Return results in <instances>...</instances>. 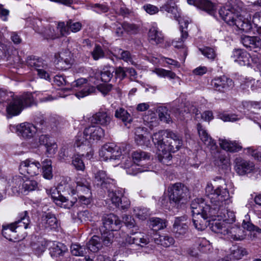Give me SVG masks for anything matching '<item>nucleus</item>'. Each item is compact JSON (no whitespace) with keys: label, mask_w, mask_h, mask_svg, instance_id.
I'll return each mask as SVG.
<instances>
[{"label":"nucleus","mask_w":261,"mask_h":261,"mask_svg":"<svg viewBox=\"0 0 261 261\" xmlns=\"http://www.w3.org/2000/svg\"><path fill=\"white\" fill-rule=\"evenodd\" d=\"M219 191H221L220 194L218 193L219 198H217L220 210L216 214H212L211 217H217L223 220L213 222L211 228L216 233L225 235L228 233L231 224L235 221L236 216L233 211L227 210L232 200L227 188L219 186Z\"/></svg>","instance_id":"1"},{"label":"nucleus","mask_w":261,"mask_h":261,"mask_svg":"<svg viewBox=\"0 0 261 261\" xmlns=\"http://www.w3.org/2000/svg\"><path fill=\"white\" fill-rule=\"evenodd\" d=\"M219 190V186L214 190L211 183L207 184L205 193L210 203H205L202 198H197L193 200L191 204L193 217L200 216L201 218L207 219L211 217L212 214L218 213L220 206L218 204V193L220 194L221 192Z\"/></svg>","instance_id":"2"},{"label":"nucleus","mask_w":261,"mask_h":261,"mask_svg":"<svg viewBox=\"0 0 261 261\" xmlns=\"http://www.w3.org/2000/svg\"><path fill=\"white\" fill-rule=\"evenodd\" d=\"M103 136L104 130L101 127L97 125H91L85 128L83 133L77 134L74 145L82 155L86 152V156L90 160L94 155L92 144L100 140Z\"/></svg>","instance_id":"3"},{"label":"nucleus","mask_w":261,"mask_h":261,"mask_svg":"<svg viewBox=\"0 0 261 261\" xmlns=\"http://www.w3.org/2000/svg\"><path fill=\"white\" fill-rule=\"evenodd\" d=\"M243 4L238 2L232 6L225 5L219 10L222 19L228 25L235 26L237 29L245 32H248L252 28L251 23L248 19L243 18L241 12L243 10Z\"/></svg>","instance_id":"4"},{"label":"nucleus","mask_w":261,"mask_h":261,"mask_svg":"<svg viewBox=\"0 0 261 261\" xmlns=\"http://www.w3.org/2000/svg\"><path fill=\"white\" fill-rule=\"evenodd\" d=\"M90 188V183L85 176L77 174L72 184L67 182L66 180H62L59 184L57 189L58 192L66 193L72 195L81 194L89 195Z\"/></svg>","instance_id":"5"},{"label":"nucleus","mask_w":261,"mask_h":261,"mask_svg":"<svg viewBox=\"0 0 261 261\" xmlns=\"http://www.w3.org/2000/svg\"><path fill=\"white\" fill-rule=\"evenodd\" d=\"M160 11L162 12H167L170 13L172 16L176 20L180 25V30L181 33L180 38L178 40H174L172 41V45L176 48L184 47V41L188 37V32L185 30L187 29L189 21L188 19H185L181 17V13L180 10L177 6H172L169 4L168 2L160 7Z\"/></svg>","instance_id":"6"},{"label":"nucleus","mask_w":261,"mask_h":261,"mask_svg":"<svg viewBox=\"0 0 261 261\" xmlns=\"http://www.w3.org/2000/svg\"><path fill=\"white\" fill-rule=\"evenodd\" d=\"M6 102L7 103V113L11 117L20 114L25 107L31 106L34 102V99L32 94L27 92L20 96L13 94Z\"/></svg>","instance_id":"7"},{"label":"nucleus","mask_w":261,"mask_h":261,"mask_svg":"<svg viewBox=\"0 0 261 261\" xmlns=\"http://www.w3.org/2000/svg\"><path fill=\"white\" fill-rule=\"evenodd\" d=\"M169 130H161L154 133L152 137V141L157 148L158 158L159 161L164 165H169L172 159V155L168 152H166V142L167 136V132Z\"/></svg>","instance_id":"8"},{"label":"nucleus","mask_w":261,"mask_h":261,"mask_svg":"<svg viewBox=\"0 0 261 261\" xmlns=\"http://www.w3.org/2000/svg\"><path fill=\"white\" fill-rule=\"evenodd\" d=\"M168 192L170 203L177 208L185 204L188 200V188L181 183L170 185Z\"/></svg>","instance_id":"9"},{"label":"nucleus","mask_w":261,"mask_h":261,"mask_svg":"<svg viewBox=\"0 0 261 261\" xmlns=\"http://www.w3.org/2000/svg\"><path fill=\"white\" fill-rule=\"evenodd\" d=\"M30 219L27 211L20 213L17 220L9 225L3 226L2 234L7 240L12 241L15 239V233L17 229L23 227L27 229L29 227Z\"/></svg>","instance_id":"10"},{"label":"nucleus","mask_w":261,"mask_h":261,"mask_svg":"<svg viewBox=\"0 0 261 261\" xmlns=\"http://www.w3.org/2000/svg\"><path fill=\"white\" fill-rule=\"evenodd\" d=\"M70 88L64 89L66 91H69L71 89L76 91L75 95L78 98H83L92 93L95 92L96 88L90 85L87 80L84 78L79 79L74 82H72Z\"/></svg>","instance_id":"11"},{"label":"nucleus","mask_w":261,"mask_h":261,"mask_svg":"<svg viewBox=\"0 0 261 261\" xmlns=\"http://www.w3.org/2000/svg\"><path fill=\"white\" fill-rule=\"evenodd\" d=\"M99 156L104 161L119 160L122 156V149L113 143L104 145L99 150Z\"/></svg>","instance_id":"12"},{"label":"nucleus","mask_w":261,"mask_h":261,"mask_svg":"<svg viewBox=\"0 0 261 261\" xmlns=\"http://www.w3.org/2000/svg\"><path fill=\"white\" fill-rule=\"evenodd\" d=\"M41 168V164L39 161L33 158H29L20 163L19 170L22 174L34 176L40 173Z\"/></svg>","instance_id":"13"},{"label":"nucleus","mask_w":261,"mask_h":261,"mask_svg":"<svg viewBox=\"0 0 261 261\" xmlns=\"http://www.w3.org/2000/svg\"><path fill=\"white\" fill-rule=\"evenodd\" d=\"M27 63L28 66L35 69L39 77L50 81V78L48 70V66L42 60L35 57H29L27 60Z\"/></svg>","instance_id":"14"},{"label":"nucleus","mask_w":261,"mask_h":261,"mask_svg":"<svg viewBox=\"0 0 261 261\" xmlns=\"http://www.w3.org/2000/svg\"><path fill=\"white\" fill-rule=\"evenodd\" d=\"M211 85L214 90L225 93L233 88L234 83L231 79L223 75L213 79L211 81Z\"/></svg>","instance_id":"15"},{"label":"nucleus","mask_w":261,"mask_h":261,"mask_svg":"<svg viewBox=\"0 0 261 261\" xmlns=\"http://www.w3.org/2000/svg\"><path fill=\"white\" fill-rule=\"evenodd\" d=\"M151 235L141 232L132 231L130 235L126 238V242L129 244H135L142 247L147 245L150 241Z\"/></svg>","instance_id":"16"},{"label":"nucleus","mask_w":261,"mask_h":261,"mask_svg":"<svg viewBox=\"0 0 261 261\" xmlns=\"http://www.w3.org/2000/svg\"><path fill=\"white\" fill-rule=\"evenodd\" d=\"M189 221L186 216L175 218L173 224L172 232L177 238L182 237L188 231Z\"/></svg>","instance_id":"17"},{"label":"nucleus","mask_w":261,"mask_h":261,"mask_svg":"<svg viewBox=\"0 0 261 261\" xmlns=\"http://www.w3.org/2000/svg\"><path fill=\"white\" fill-rule=\"evenodd\" d=\"M234 163V170L240 175L252 173L255 169V165L253 162L240 157L237 158Z\"/></svg>","instance_id":"18"},{"label":"nucleus","mask_w":261,"mask_h":261,"mask_svg":"<svg viewBox=\"0 0 261 261\" xmlns=\"http://www.w3.org/2000/svg\"><path fill=\"white\" fill-rule=\"evenodd\" d=\"M166 142L167 144L166 145V152L170 154L178 150L182 145L181 137L170 130L167 132Z\"/></svg>","instance_id":"19"},{"label":"nucleus","mask_w":261,"mask_h":261,"mask_svg":"<svg viewBox=\"0 0 261 261\" xmlns=\"http://www.w3.org/2000/svg\"><path fill=\"white\" fill-rule=\"evenodd\" d=\"M102 224L103 226L100 230L113 232L117 231L120 228L121 221L117 216L110 214L103 217Z\"/></svg>","instance_id":"20"},{"label":"nucleus","mask_w":261,"mask_h":261,"mask_svg":"<svg viewBox=\"0 0 261 261\" xmlns=\"http://www.w3.org/2000/svg\"><path fill=\"white\" fill-rule=\"evenodd\" d=\"M123 195V192L122 189H117L114 191H108V196L109 199L111 201L112 203L116 207H120L122 209H125L129 206L130 202L127 200L125 201V198H123V203L122 200Z\"/></svg>","instance_id":"21"},{"label":"nucleus","mask_w":261,"mask_h":261,"mask_svg":"<svg viewBox=\"0 0 261 261\" xmlns=\"http://www.w3.org/2000/svg\"><path fill=\"white\" fill-rule=\"evenodd\" d=\"M93 182L95 185L101 188H108V186L112 184L114 179L109 177L106 172L102 170H93Z\"/></svg>","instance_id":"22"},{"label":"nucleus","mask_w":261,"mask_h":261,"mask_svg":"<svg viewBox=\"0 0 261 261\" xmlns=\"http://www.w3.org/2000/svg\"><path fill=\"white\" fill-rule=\"evenodd\" d=\"M231 58L241 66H249L251 64V61L254 63L257 62L251 57L249 53L241 49H234L232 51Z\"/></svg>","instance_id":"23"},{"label":"nucleus","mask_w":261,"mask_h":261,"mask_svg":"<svg viewBox=\"0 0 261 261\" xmlns=\"http://www.w3.org/2000/svg\"><path fill=\"white\" fill-rule=\"evenodd\" d=\"M197 128L200 140L206 146L207 148L212 151V153H214L215 151H217L218 148L216 142L201 124H197Z\"/></svg>","instance_id":"24"},{"label":"nucleus","mask_w":261,"mask_h":261,"mask_svg":"<svg viewBox=\"0 0 261 261\" xmlns=\"http://www.w3.org/2000/svg\"><path fill=\"white\" fill-rule=\"evenodd\" d=\"M15 128L18 135L25 138H32L37 132V129L33 124L27 122L17 125Z\"/></svg>","instance_id":"25"},{"label":"nucleus","mask_w":261,"mask_h":261,"mask_svg":"<svg viewBox=\"0 0 261 261\" xmlns=\"http://www.w3.org/2000/svg\"><path fill=\"white\" fill-rule=\"evenodd\" d=\"M150 138L147 128L139 127L136 129L135 139L138 145L149 147L151 145Z\"/></svg>","instance_id":"26"},{"label":"nucleus","mask_w":261,"mask_h":261,"mask_svg":"<svg viewBox=\"0 0 261 261\" xmlns=\"http://www.w3.org/2000/svg\"><path fill=\"white\" fill-rule=\"evenodd\" d=\"M91 121L92 123L106 126L110 123L111 116L106 110L101 109L92 116Z\"/></svg>","instance_id":"27"},{"label":"nucleus","mask_w":261,"mask_h":261,"mask_svg":"<svg viewBox=\"0 0 261 261\" xmlns=\"http://www.w3.org/2000/svg\"><path fill=\"white\" fill-rule=\"evenodd\" d=\"M40 227L52 229L58 227V221L55 215L51 213H44L39 224Z\"/></svg>","instance_id":"28"},{"label":"nucleus","mask_w":261,"mask_h":261,"mask_svg":"<svg viewBox=\"0 0 261 261\" xmlns=\"http://www.w3.org/2000/svg\"><path fill=\"white\" fill-rule=\"evenodd\" d=\"M148 40L152 44L162 43L164 40V36L156 25H153L149 29L148 33Z\"/></svg>","instance_id":"29"},{"label":"nucleus","mask_w":261,"mask_h":261,"mask_svg":"<svg viewBox=\"0 0 261 261\" xmlns=\"http://www.w3.org/2000/svg\"><path fill=\"white\" fill-rule=\"evenodd\" d=\"M69 53L63 51L56 54L55 56V62L57 65V68L62 70L66 69L70 65V60L68 58Z\"/></svg>","instance_id":"30"},{"label":"nucleus","mask_w":261,"mask_h":261,"mask_svg":"<svg viewBox=\"0 0 261 261\" xmlns=\"http://www.w3.org/2000/svg\"><path fill=\"white\" fill-rule=\"evenodd\" d=\"M24 178L19 175L13 176L8 181L9 187L13 194L17 195L22 193Z\"/></svg>","instance_id":"31"},{"label":"nucleus","mask_w":261,"mask_h":261,"mask_svg":"<svg viewBox=\"0 0 261 261\" xmlns=\"http://www.w3.org/2000/svg\"><path fill=\"white\" fill-rule=\"evenodd\" d=\"M219 143L221 147L227 151L238 152L242 149V146L236 141H231L226 139H220Z\"/></svg>","instance_id":"32"},{"label":"nucleus","mask_w":261,"mask_h":261,"mask_svg":"<svg viewBox=\"0 0 261 261\" xmlns=\"http://www.w3.org/2000/svg\"><path fill=\"white\" fill-rule=\"evenodd\" d=\"M242 43L247 48L250 49L261 48V39L257 36H245L242 39Z\"/></svg>","instance_id":"33"},{"label":"nucleus","mask_w":261,"mask_h":261,"mask_svg":"<svg viewBox=\"0 0 261 261\" xmlns=\"http://www.w3.org/2000/svg\"><path fill=\"white\" fill-rule=\"evenodd\" d=\"M225 235L228 236V238L236 241H241L243 240L246 236L245 231L241 227L238 226H230L228 229V232Z\"/></svg>","instance_id":"34"},{"label":"nucleus","mask_w":261,"mask_h":261,"mask_svg":"<svg viewBox=\"0 0 261 261\" xmlns=\"http://www.w3.org/2000/svg\"><path fill=\"white\" fill-rule=\"evenodd\" d=\"M51 197L57 205L65 208H70L77 201L76 197L69 200L68 198L62 195H59L58 197L51 195Z\"/></svg>","instance_id":"35"},{"label":"nucleus","mask_w":261,"mask_h":261,"mask_svg":"<svg viewBox=\"0 0 261 261\" xmlns=\"http://www.w3.org/2000/svg\"><path fill=\"white\" fill-rule=\"evenodd\" d=\"M41 171L43 177L46 179H51L53 177L51 161L50 159H45L42 162Z\"/></svg>","instance_id":"36"},{"label":"nucleus","mask_w":261,"mask_h":261,"mask_svg":"<svg viewBox=\"0 0 261 261\" xmlns=\"http://www.w3.org/2000/svg\"><path fill=\"white\" fill-rule=\"evenodd\" d=\"M198 4L200 9L206 12L210 15L215 16L216 12V7L210 1L199 0Z\"/></svg>","instance_id":"37"},{"label":"nucleus","mask_w":261,"mask_h":261,"mask_svg":"<svg viewBox=\"0 0 261 261\" xmlns=\"http://www.w3.org/2000/svg\"><path fill=\"white\" fill-rule=\"evenodd\" d=\"M154 241L156 244L165 247H170L175 242L174 238L168 235H160L158 238H154Z\"/></svg>","instance_id":"38"},{"label":"nucleus","mask_w":261,"mask_h":261,"mask_svg":"<svg viewBox=\"0 0 261 261\" xmlns=\"http://www.w3.org/2000/svg\"><path fill=\"white\" fill-rule=\"evenodd\" d=\"M66 246L61 243L54 244L49 249V253L53 257L63 256L66 251Z\"/></svg>","instance_id":"39"},{"label":"nucleus","mask_w":261,"mask_h":261,"mask_svg":"<svg viewBox=\"0 0 261 261\" xmlns=\"http://www.w3.org/2000/svg\"><path fill=\"white\" fill-rule=\"evenodd\" d=\"M87 245V250H89L93 252H97L102 247L100 239L97 236H94Z\"/></svg>","instance_id":"40"},{"label":"nucleus","mask_w":261,"mask_h":261,"mask_svg":"<svg viewBox=\"0 0 261 261\" xmlns=\"http://www.w3.org/2000/svg\"><path fill=\"white\" fill-rule=\"evenodd\" d=\"M150 227L154 231L163 229L167 226V221L159 218H152L150 220Z\"/></svg>","instance_id":"41"},{"label":"nucleus","mask_w":261,"mask_h":261,"mask_svg":"<svg viewBox=\"0 0 261 261\" xmlns=\"http://www.w3.org/2000/svg\"><path fill=\"white\" fill-rule=\"evenodd\" d=\"M75 147V150L78 153L76 155H75L72 158V164L73 166L75 167V168L77 170H83L85 169V165L81 159V156L86 157L87 159H88L86 156V152H85L84 155H82L81 153L79 152L77 150V148L74 145Z\"/></svg>","instance_id":"42"},{"label":"nucleus","mask_w":261,"mask_h":261,"mask_svg":"<svg viewBox=\"0 0 261 261\" xmlns=\"http://www.w3.org/2000/svg\"><path fill=\"white\" fill-rule=\"evenodd\" d=\"M115 116L116 118L121 120L125 125L129 123L132 120L130 115L126 110L123 108H119L115 111Z\"/></svg>","instance_id":"43"},{"label":"nucleus","mask_w":261,"mask_h":261,"mask_svg":"<svg viewBox=\"0 0 261 261\" xmlns=\"http://www.w3.org/2000/svg\"><path fill=\"white\" fill-rule=\"evenodd\" d=\"M88 7L93 11L98 14L106 13L109 10L108 5L105 3L102 4L90 3L88 4Z\"/></svg>","instance_id":"44"},{"label":"nucleus","mask_w":261,"mask_h":261,"mask_svg":"<svg viewBox=\"0 0 261 261\" xmlns=\"http://www.w3.org/2000/svg\"><path fill=\"white\" fill-rule=\"evenodd\" d=\"M132 157L135 163H137L143 161L149 160L150 155L149 153L142 150H137L132 153Z\"/></svg>","instance_id":"45"},{"label":"nucleus","mask_w":261,"mask_h":261,"mask_svg":"<svg viewBox=\"0 0 261 261\" xmlns=\"http://www.w3.org/2000/svg\"><path fill=\"white\" fill-rule=\"evenodd\" d=\"M158 112L160 119L166 123L171 122V118L168 110L165 107H159Z\"/></svg>","instance_id":"46"},{"label":"nucleus","mask_w":261,"mask_h":261,"mask_svg":"<svg viewBox=\"0 0 261 261\" xmlns=\"http://www.w3.org/2000/svg\"><path fill=\"white\" fill-rule=\"evenodd\" d=\"M61 120V119L59 116L56 115H52L46 119L45 123L47 127L54 129L59 124Z\"/></svg>","instance_id":"47"},{"label":"nucleus","mask_w":261,"mask_h":261,"mask_svg":"<svg viewBox=\"0 0 261 261\" xmlns=\"http://www.w3.org/2000/svg\"><path fill=\"white\" fill-rule=\"evenodd\" d=\"M71 252L75 256H84L87 252V248L84 246L74 244L70 247Z\"/></svg>","instance_id":"48"},{"label":"nucleus","mask_w":261,"mask_h":261,"mask_svg":"<svg viewBox=\"0 0 261 261\" xmlns=\"http://www.w3.org/2000/svg\"><path fill=\"white\" fill-rule=\"evenodd\" d=\"M196 110L195 107L191 106L190 103H187L184 107V110H177L175 112V116L180 119H182L184 116V113H195Z\"/></svg>","instance_id":"49"},{"label":"nucleus","mask_w":261,"mask_h":261,"mask_svg":"<svg viewBox=\"0 0 261 261\" xmlns=\"http://www.w3.org/2000/svg\"><path fill=\"white\" fill-rule=\"evenodd\" d=\"M114 71L115 69L112 67L104 68L100 72L102 81L104 82H109L113 76Z\"/></svg>","instance_id":"50"},{"label":"nucleus","mask_w":261,"mask_h":261,"mask_svg":"<svg viewBox=\"0 0 261 261\" xmlns=\"http://www.w3.org/2000/svg\"><path fill=\"white\" fill-rule=\"evenodd\" d=\"M231 257L236 259H240L246 254L245 249L239 246H233L230 249Z\"/></svg>","instance_id":"51"},{"label":"nucleus","mask_w":261,"mask_h":261,"mask_svg":"<svg viewBox=\"0 0 261 261\" xmlns=\"http://www.w3.org/2000/svg\"><path fill=\"white\" fill-rule=\"evenodd\" d=\"M100 231L101 232V240L103 244L105 246H109L112 244L114 239L113 232H109L105 230H100Z\"/></svg>","instance_id":"52"},{"label":"nucleus","mask_w":261,"mask_h":261,"mask_svg":"<svg viewBox=\"0 0 261 261\" xmlns=\"http://www.w3.org/2000/svg\"><path fill=\"white\" fill-rule=\"evenodd\" d=\"M38 184L36 181L33 180H23V190L21 193L35 190L37 188Z\"/></svg>","instance_id":"53"},{"label":"nucleus","mask_w":261,"mask_h":261,"mask_svg":"<svg viewBox=\"0 0 261 261\" xmlns=\"http://www.w3.org/2000/svg\"><path fill=\"white\" fill-rule=\"evenodd\" d=\"M200 216H195L193 218V223L194 227L198 230H203L206 228V220L202 218L203 220L200 219Z\"/></svg>","instance_id":"54"},{"label":"nucleus","mask_w":261,"mask_h":261,"mask_svg":"<svg viewBox=\"0 0 261 261\" xmlns=\"http://www.w3.org/2000/svg\"><path fill=\"white\" fill-rule=\"evenodd\" d=\"M155 73L162 77H167L170 79H178L176 74L170 70H167L163 68H157L154 70Z\"/></svg>","instance_id":"55"},{"label":"nucleus","mask_w":261,"mask_h":261,"mask_svg":"<svg viewBox=\"0 0 261 261\" xmlns=\"http://www.w3.org/2000/svg\"><path fill=\"white\" fill-rule=\"evenodd\" d=\"M134 212L136 217L142 220L146 219L149 215L148 210L146 208L135 207Z\"/></svg>","instance_id":"56"},{"label":"nucleus","mask_w":261,"mask_h":261,"mask_svg":"<svg viewBox=\"0 0 261 261\" xmlns=\"http://www.w3.org/2000/svg\"><path fill=\"white\" fill-rule=\"evenodd\" d=\"M91 55L94 60H98L105 57V53L101 46L96 45L93 50L91 52Z\"/></svg>","instance_id":"57"},{"label":"nucleus","mask_w":261,"mask_h":261,"mask_svg":"<svg viewBox=\"0 0 261 261\" xmlns=\"http://www.w3.org/2000/svg\"><path fill=\"white\" fill-rule=\"evenodd\" d=\"M54 84L58 86L68 85L71 82L69 77L66 78L62 75H57L54 77Z\"/></svg>","instance_id":"58"},{"label":"nucleus","mask_w":261,"mask_h":261,"mask_svg":"<svg viewBox=\"0 0 261 261\" xmlns=\"http://www.w3.org/2000/svg\"><path fill=\"white\" fill-rule=\"evenodd\" d=\"M199 50L202 55L208 59L214 60L216 56L215 51L212 48L206 47L203 48H200Z\"/></svg>","instance_id":"59"},{"label":"nucleus","mask_w":261,"mask_h":261,"mask_svg":"<svg viewBox=\"0 0 261 261\" xmlns=\"http://www.w3.org/2000/svg\"><path fill=\"white\" fill-rule=\"evenodd\" d=\"M142 9L149 15H154L157 14L160 10L157 6L150 4H146L143 5Z\"/></svg>","instance_id":"60"},{"label":"nucleus","mask_w":261,"mask_h":261,"mask_svg":"<svg viewBox=\"0 0 261 261\" xmlns=\"http://www.w3.org/2000/svg\"><path fill=\"white\" fill-rule=\"evenodd\" d=\"M219 118L223 121L234 122L240 119L235 114H229L227 113H221L219 115Z\"/></svg>","instance_id":"61"},{"label":"nucleus","mask_w":261,"mask_h":261,"mask_svg":"<svg viewBox=\"0 0 261 261\" xmlns=\"http://www.w3.org/2000/svg\"><path fill=\"white\" fill-rule=\"evenodd\" d=\"M67 27L69 28L72 32L76 33L80 31L82 28V25L80 22H74L71 20L67 21Z\"/></svg>","instance_id":"62"},{"label":"nucleus","mask_w":261,"mask_h":261,"mask_svg":"<svg viewBox=\"0 0 261 261\" xmlns=\"http://www.w3.org/2000/svg\"><path fill=\"white\" fill-rule=\"evenodd\" d=\"M46 248V243L45 242L42 241L41 242H39L37 244L33 245V248L35 252V253L37 255H41L44 251L45 250Z\"/></svg>","instance_id":"63"},{"label":"nucleus","mask_w":261,"mask_h":261,"mask_svg":"<svg viewBox=\"0 0 261 261\" xmlns=\"http://www.w3.org/2000/svg\"><path fill=\"white\" fill-rule=\"evenodd\" d=\"M113 86L110 84H103L97 86V90L104 96L109 94L112 90Z\"/></svg>","instance_id":"64"}]
</instances>
